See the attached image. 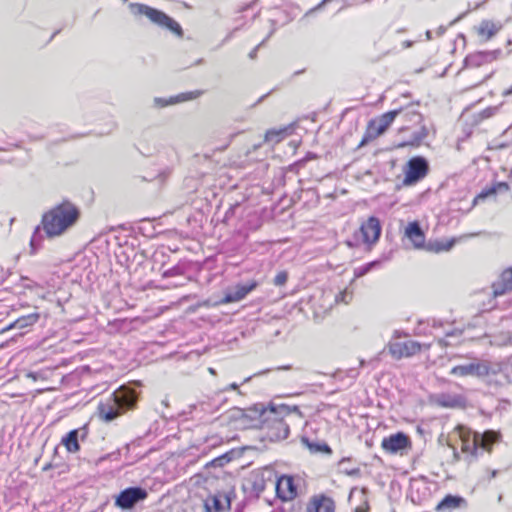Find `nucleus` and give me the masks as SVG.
<instances>
[{
    "label": "nucleus",
    "mask_w": 512,
    "mask_h": 512,
    "mask_svg": "<svg viewBox=\"0 0 512 512\" xmlns=\"http://www.w3.org/2000/svg\"><path fill=\"white\" fill-rule=\"evenodd\" d=\"M79 218V210L70 202H63L42 217L43 229L49 237L62 235Z\"/></svg>",
    "instance_id": "1"
},
{
    "label": "nucleus",
    "mask_w": 512,
    "mask_h": 512,
    "mask_svg": "<svg viewBox=\"0 0 512 512\" xmlns=\"http://www.w3.org/2000/svg\"><path fill=\"white\" fill-rule=\"evenodd\" d=\"M136 400L135 392L125 386H122L108 399L99 404V417L105 422L113 421L121 414V409L133 408Z\"/></svg>",
    "instance_id": "2"
},
{
    "label": "nucleus",
    "mask_w": 512,
    "mask_h": 512,
    "mask_svg": "<svg viewBox=\"0 0 512 512\" xmlns=\"http://www.w3.org/2000/svg\"><path fill=\"white\" fill-rule=\"evenodd\" d=\"M290 413V408L285 405L271 406L262 412L261 426L258 429L267 430V437L271 440H282L288 437L289 427L283 418Z\"/></svg>",
    "instance_id": "3"
},
{
    "label": "nucleus",
    "mask_w": 512,
    "mask_h": 512,
    "mask_svg": "<svg viewBox=\"0 0 512 512\" xmlns=\"http://www.w3.org/2000/svg\"><path fill=\"white\" fill-rule=\"evenodd\" d=\"M265 408L255 406L249 409L232 408L227 414L229 423L233 425L234 429L244 430L250 428H259L262 421V412Z\"/></svg>",
    "instance_id": "4"
},
{
    "label": "nucleus",
    "mask_w": 512,
    "mask_h": 512,
    "mask_svg": "<svg viewBox=\"0 0 512 512\" xmlns=\"http://www.w3.org/2000/svg\"><path fill=\"white\" fill-rule=\"evenodd\" d=\"M501 371V365L486 360H474L465 364L455 366L450 374L458 377L474 376L477 378H488L497 375Z\"/></svg>",
    "instance_id": "5"
},
{
    "label": "nucleus",
    "mask_w": 512,
    "mask_h": 512,
    "mask_svg": "<svg viewBox=\"0 0 512 512\" xmlns=\"http://www.w3.org/2000/svg\"><path fill=\"white\" fill-rule=\"evenodd\" d=\"M130 10L135 15H144L148 19H150L153 23L158 24L159 26H163L176 33L177 35H182V29L180 25L166 15L164 12L157 10L155 8L149 7L144 4L133 3L130 4Z\"/></svg>",
    "instance_id": "6"
},
{
    "label": "nucleus",
    "mask_w": 512,
    "mask_h": 512,
    "mask_svg": "<svg viewBox=\"0 0 512 512\" xmlns=\"http://www.w3.org/2000/svg\"><path fill=\"white\" fill-rule=\"evenodd\" d=\"M459 437L462 439V450L464 452L470 449L477 450L478 447L490 452L493 443L499 439V434L494 431H486L483 434L475 433L473 439L469 440V432L465 431L464 428L458 427Z\"/></svg>",
    "instance_id": "7"
},
{
    "label": "nucleus",
    "mask_w": 512,
    "mask_h": 512,
    "mask_svg": "<svg viewBox=\"0 0 512 512\" xmlns=\"http://www.w3.org/2000/svg\"><path fill=\"white\" fill-rule=\"evenodd\" d=\"M399 110H393L381 115L379 118L371 120L368 123L365 135L360 143V146L365 145L382 135L390 124L394 121L395 117L399 114Z\"/></svg>",
    "instance_id": "8"
},
{
    "label": "nucleus",
    "mask_w": 512,
    "mask_h": 512,
    "mask_svg": "<svg viewBox=\"0 0 512 512\" xmlns=\"http://www.w3.org/2000/svg\"><path fill=\"white\" fill-rule=\"evenodd\" d=\"M382 449L389 454H404L405 451L411 449L412 442L410 438L403 432H398L385 437L381 442Z\"/></svg>",
    "instance_id": "9"
},
{
    "label": "nucleus",
    "mask_w": 512,
    "mask_h": 512,
    "mask_svg": "<svg viewBox=\"0 0 512 512\" xmlns=\"http://www.w3.org/2000/svg\"><path fill=\"white\" fill-rule=\"evenodd\" d=\"M428 172V163L422 157L412 158L405 171L404 184L412 185L424 178Z\"/></svg>",
    "instance_id": "10"
},
{
    "label": "nucleus",
    "mask_w": 512,
    "mask_h": 512,
    "mask_svg": "<svg viewBox=\"0 0 512 512\" xmlns=\"http://www.w3.org/2000/svg\"><path fill=\"white\" fill-rule=\"evenodd\" d=\"M147 492L140 487H130L123 490L115 500V505L123 510L131 509L134 505L144 500Z\"/></svg>",
    "instance_id": "11"
},
{
    "label": "nucleus",
    "mask_w": 512,
    "mask_h": 512,
    "mask_svg": "<svg viewBox=\"0 0 512 512\" xmlns=\"http://www.w3.org/2000/svg\"><path fill=\"white\" fill-rule=\"evenodd\" d=\"M257 286L255 281H251L247 284H237L233 287H229L224 292V297L217 302V304H228L239 302L246 297L248 293L254 290Z\"/></svg>",
    "instance_id": "12"
},
{
    "label": "nucleus",
    "mask_w": 512,
    "mask_h": 512,
    "mask_svg": "<svg viewBox=\"0 0 512 512\" xmlns=\"http://www.w3.org/2000/svg\"><path fill=\"white\" fill-rule=\"evenodd\" d=\"M420 349V344L415 341L394 342L389 344V352L396 359L411 357L420 352Z\"/></svg>",
    "instance_id": "13"
},
{
    "label": "nucleus",
    "mask_w": 512,
    "mask_h": 512,
    "mask_svg": "<svg viewBox=\"0 0 512 512\" xmlns=\"http://www.w3.org/2000/svg\"><path fill=\"white\" fill-rule=\"evenodd\" d=\"M360 232L365 243H376L381 233L380 221L376 217H369L366 223L361 225Z\"/></svg>",
    "instance_id": "14"
},
{
    "label": "nucleus",
    "mask_w": 512,
    "mask_h": 512,
    "mask_svg": "<svg viewBox=\"0 0 512 512\" xmlns=\"http://www.w3.org/2000/svg\"><path fill=\"white\" fill-rule=\"evenodd\" d=\"M276 492L279 498L284 501L292 500L297 495V488L291 476H282L276 484Z\"/></svg>",
    "instance_id": "15"
},
{
    "label": "nucleus",
    "mask_w": 512,
    "mask_h": 512,
    "mask_svg": "<svg viewBox=\"0 0 512 512\" xmlns=\"http://www.w3.org/2000/svg\"><path fill=\"white\" fill-rule=\"evenodd\" d=\"M499 54L500 51L477 52L466 57L465 65L471 68H478L495 61Z\"/></svg>",
    "instance_id": "16"
},
{
    "label": "nucleus",
    "mask_w": 512,
    "mask_h": 512,
    "mask_svg": "<svg viewBox=\"0 0 512 512\" xmlns=\"http://www.w3.org/2000/svg\"><path fill=\"white\" fill-rule=\"evenodd\" d=\"M306 512H335L334 501L324 495L314 496L306 507Z\"/></svg>",
    "instance_id": "17"
},
{
    "label": "nucleus",
    "mask_w": 512,
    "mask_h": 512,
    "mask_svg": "<svg viewBox=\"0 0 512 512\" xmlns=\"http://www.w3.org/2000/svg\"><path fill=\"white\" fill-rule=\"evenodd\" d=\"M501 29V25L490 20L482 21L475 27L476 33L481 42H487L492 39Z\"/></svg>",
    "instance_id": "18"
},
{
    "label": "nucleus",
    "mask_w": 512,
    "mask_h": 512,
    "mask_svg": "<svg viewBox=\"0 0 512 512\" xmlns=\"http://www.w3.org/2000/svg\"><path fill=\"white\" fill-rule=\"evenodd\" d=\"M405 235L411 240L415 248H421L425 241V235L417 222L409 223L405 229Z\"/></svg>",
    "instance_id": "19"
},
{
    "label": "nucleus",
    "mask_w": 512,
    "mask_h": 512,
    "mask_svg": "<svg viewBox=\"0 0 512 512\" xmlns=\"http://www.w3.org/2000/svg\"><path fill=\"white\" fill-rule=\"evenodd\" d=\"M229 506V501L226 497L211 496L205 501V509L207 512H221Z\"/></svg>",
    "instance_id": "20"
},
{
    "label": "nucleus",
    "mask_w": 512,
    "mask_h": 512,
    "mask_svg": "<svg viewBox=\"0 0 512 512\" xmlns=\"http://www.w3.org/2000/svg\"><path fill=\"white\" fill-rule=\"evenodd\" d=\"M510 290H512V267L502 273L500 282L495 286L494 293L501 295Z\"/></svg>",
    "instance_id": "21"
},
{
    "label": "nucleus",
    "mask_w": 512,
    "mask_h": 512,
    "mask_svg": "<svg viewBox=\"0 0 512 512\" xmlns=\"http://www.w3.org/2000/svg\"><path fill=\"white\" fill-rule=\"evenodd\" d=\"M437 403L442 407L456 408L464 406V399L461 396L439 395Z\"/></svg>",
    "instance_id": "22"
},
{
    "label": "nucleus",
    "mask_w": 512,
    "mask_h": 512,
    "mask_svg": "<svg viewBox=\"0 0 512 512\" xmlns=\"http://www.w3.org/2000/svg\"><path fill=\"white\" fill-rule=\"evenodd\" d=\"M289 130L290 129L288 127L268 130L265 134V142L274 144L279 143L289 134Z\"/></svg>",
    "instance_id": "23"
},
{
    "label": "nucleus",
    "mask_w": 512,
    "mask_h": 512,
    "mask_svg": "<svg viewBox=\"0 0 512 512\" xmlns=\"http://www.w3.org/2000/svg\"><path fill=\"white\" fill-rule=\"evenodd\" d=\"M39 319V314L38 313H33V314H30V315H27V316H23V317H20L18 318L14 323H12L7 329H12V328H25V327H28V326H31L33 324H35Z\"/></svg>",
    "instance_id": "24"
},
{
    "label": "nucleus",
    "mask_w": 512,
    "mask_h": 512,
    "mask_svg": "<svg viewBox=\"0 0 512 512\" xmlns=\"http://www.w3.org/2000/svg\"><path fill=\"white\" fill-rule=\"evenodd\" d=\"M62 443L66 447L69 452L75 453L79 450L78 444V431L72 430L70 431L66 437L63 438Z\"/></svg>",
    "instance_id": "25"
},
{
    "label": "nucleus",
    "mask_w": 512,
    "mask_h": 512,
    "mask_svg": "<svg viewBox=\"0 0 512 512\" xmlns=\"http://www.w3.org/2000/svg\"><path fill=\"white\" fill-rule=\"evenodd\" d=\"M200 95H201L200 91H193V92H189V93H182V94H179L178 96H176L174 98H171L168 102L162 103V106H165L167 104H175V103H179V102H184V101L196 99Z\"/></svg>",
    "instance_id": "26"
},
{
    "label": "nucleus",
    "mask_w": 512,
    "mask_h": 512,
    "mask_svg": "<svg viewBox=\"0 0 512 512\" xmlns=\"http://www.w3.org/2000/svg\"><path fill=\"white\" fill-rule=\"evenodd\" d=\"M429 134V131L428 129L425 127V126H421L420 129L418 131H416L414 134H413V137L410 141H408L407 143L405 144H402L401 146H406V145H419Z\"/></svg>",
    "instance_id": "27"
},
{
    "label": "nucleus",
    "mask_w": 512,
    "mask_h": 512,
    "mask_svg": "<svg viewBox=\"0 0 512 512\" xmlns=\"http://www.w3.org/2000/svg\"><path fill=\"white\" fill-rule=\"evenodd\" d=\"M463 499L460 497L455 496H446L437 506L438 510L445 509V508H456L459 506L460 502H462Z\"/></svg>",
    "instance_id": "28"
},
{
    "label": "nucleus",
    "mask_w": 512,
    "mask_h": 512,
    "mask_svg": "<svg viewBox=\"0 0 512 512\" xmlns=\"http://www.w3.org/2000/svg\"><path fill=\"white\" fill-rule=\"evenodd\" d=\"M287 279H288L287 273L284 271L280 272L276 275V277L274 279V284L277 286H282L287 282Z\"/></svg>",
    "instance_id": "29"
},
{
    "label": "nucleus",
    "mask_w": 512,
    "mask_h": 512,
    "mask_svg": "<svg viewBox=\"0 0 512 512\" xmlns=\"http://www.w3.org/2000/svg\"><path fill=\"white\" fill-rule=\"evenodd\" d=\"M374 265H375V262H371V263L367 264L365 267L357 270L355 272V277L359 278V277L364 276L371 269V267L374 266Z\"/></svg>",
    "instance_id": "30"
},
{
    "label": "nucleus",
    "mask_w": 512,
    "mask_h": 512,
    "mask_svg": "<svg viewBox=\"0 0 512 512\" xmlns=\"http://www.w3.org/2000/svg\"><path fill=\"white\" fill-rule=\"evenodd\" d=\"M345 463V460H342L340 462V467L343 466V464ZM342 469V472L347 474V475H350V476H359L360 475V469L359 468H353L351 470H347V469H344V468H341Z\"/></svg>",
    "instance_id": "31"
},
{
    "label": "nucleus",
    "mask_w": 512,
    "mask_h": 512,
    "mask_svg": "<svg viewBox=\"0 0 512 512\" xmlns=\"http://www.w3.org/2000/svg\"><path fill=\"white\" fill-rule=\"evenodd\" d=\"M352 299V293L345 290L343 293H341V301L344 303H349V301Z\"/></svg>",
    "instance_id": "32"
},
{
    "label": "nucleus",
    "mask_w": 512,
    "mask_h": 512,
    "mask_svg": "<svg viewBox=\"0 0 512 512\" xmlns=\"http://www.w3.org/2000/svg\"><path fill=\"white\" fill-rule=\"evenodd\" d=\"M27 377L36 381L38 379H45V377L41 373L29 372L27 373Z\"/></svg>",
    "instance_id": "33"
},
{
    "label": "nucleus",
    "mask_w": 512,
    "mask_h": 512,
    "mask_svg": "<svg viewBox=\"0 0 512 512\" xmlns=\"http://www.w3.org/2000/svg\"><path fill=\"white\" fill-rule=\"evenodd\" d=\"M453 244H454V241H451L447 245H441V246L438 245L436 248V251H442V250L448 251L452 248Z\"/></svg>",
    "instance_id": "34"
},
{
    "label": "nucleus",
    "mask_w": 512,
    "mask_h": 512,
    "mask_svg": "<svg viewBox=\"0 0 512 512\" xmlns=\"http://www.w3.org/2000/svg\"><path fill=\"white\" fill-rule=\"evenodd\" d=\"M319 450L325 452V453H331V449L328 445H323Z\"/></svg>",
    "instance_id": "35"
},
{
    "label": "nucleus",
    "mask_w": 512,
    "mask_h": 512,
    "mask_svg": "<svg viewBox=\"0 0 512 512\" xmlns=\"http://www.w3.org/2000/svg\"><path fill=\"white\" fill-rule=\"evenodd\" d=\"M510 95H512V84H511V87H510V88H508L507 90H505V91L503 92V96H505V97H508V96H510Z\"/></svg>",
    "instance_id": "36"
},
{
    "label": "nucleus",
    "mask_w": 512,
    "mask_h": 512,
    "mask_svg": "<svg viewBox=\"0 0 512 512\" xmlns=\"http://www.w3.org/2000/svg\"><path fill=\"white\" fill-rule=\"evenodd\" d=\"M412 116H413V118H415V119H416V121H420V120H421V118H422V117H421V115H420L419 113H413V114H412Z\"/></svg>",
    "instance_id": "37"
},
{
    "label": "nucleus",
    "mask_w": 512,
    "mask_h": 512,
    "mask_svg": "<svg viewBox=\"0 0 512 512\" xmlns=\"http://www.w3.org/2000/svg\"><path fill=\"white\" fill-rule=\"evenodd\" d=\"M255 55H256V49H254V50L249 54L250 58H252V59L255 57Z\"/></svg>",
    "instance_id": "38"
},
{
    "label": "nucleus",
    "mask_w": 512,
    "mask_h": 512,
    "mask_svg": "<svg viewBox=\"0 0 512 512\" xmlns=\"http://www.w3.org/2000/svg\"><path fill=\"white\" fill-rule=\"evenodd\" d=\"M230 388L236 390L238 388V385L236 383H233L230 385Z\"/></svg>",
    "instance_id": "39"
},
{
    "label": "nucleus",
    "mask_w": 512,
    "mask_h": 512,
    "mask_svg": "<svg viewBox=\"0 0 512 512\" xmlns=\"http://www.w3.org/2000/svg\"><path fill=\"white\" fill-rule=\"evenodd\" d=\"M492 74H493V72H490L488 75H486V76L483 78V80H482V81H484V80H486V79L490 78Z\"/></svg>",
    "instance_id": "40"
},
{
    "label": "nucleus",
    "mask_w": 512,
    "mask_h": 512,
    "mask_svg": "<svg viewBox=\"0 0 512 512\" xmlns=\"http://www.w3.org/2000/svg\"><path fill=\"white\" fill-rule=\"evenodd\" d=\"M209 372L213 375H215V370L213 368H209Z\"/></svg>",
    "instance_id": "41"
}]
</instances>
